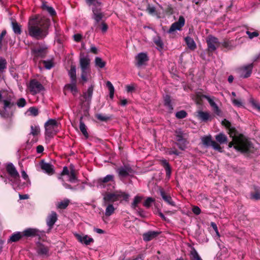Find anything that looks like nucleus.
I'll return each instance as SVG.
<instances>
[{
	"label": "nucleus",
	"mask_w": 260,
	"mask_h": 260,
	"mask_svg": "<svg viewBox=\"0 0 260 260\" xmlns=\"http://www.w3.org/2000/svg\"><path fill=\"white\" fill-rule=\"evenodd\" d=\"M50 25V19L45 17L30 19L28 23V34L37 40L43 39L47 35Z\"/></svg>",
	"instance_id": "f257e3e1"
},
{
	"label": "nucleus",
	"mask_w": 260,
	"mask_h": 260,
	"mask_svg": "<svg viewBox=\"0 0 260 260\" xmlns=\"http://www.w3.org/2000/svg\"><path fill=\"white\" fill-rule=\"evenodd\" d=\"M233 140L229 143V147L234 146V148L241 152H247L251 151L253 148L251 143L243 135H237L235 133L234 136L231 137Z\"/></svg>",
	"instance_id": "f03ea898"
},
{
	"label": "nucleus",
	"mask_w": 260,
	"mask_h": 260,
	"mask_svg": "<svg viewBox=\"0 0 260 260\" xmlns=\"http://www.w3.org/2000/svg\"><path fill=\"white\" fill-rule=\"evenodd\" d=\"M49 52V48L47 45L42 43L36 44L31 48L33 61L36 63L40 62V61L47 57Z\"/></svg>",
	"instance_id": "7ed1b4c3"
},
{
	"label": "nucleus",
	"mask_w": 260,
	"mask_h": 260,
	"mask_svg": "<svg viewBox=\"0 0 260 260\" xmlns=\"http://www.w3.org/2000/svg\"><path fill=\"white\" fill-rule=\"evenodd\" d=\"M13 94L6 89L0 90V103L3 104L5 111L11 109L15 105Z\"/></svg>",
	"instance_id": "20e7f679"
},
{
	"label": "nucleus",
	"mask_w": 260,
	"mask_h": 260,
	"mask_svg": "<svg viewBox=\"0 0 260 260\" xmlns=\"http://www.w3.org/2000/svg\"><path fill=\"white\" fill-rule=\"evenodd\" d=\"M129 194L120 190H116L114 192H108L104 197L105 202H114L118 201H127Z\"/></svg>",
	"instance_id": "39448f33"
},
{
	"label": "nucleus",
	"mask_w": 260,
	"mask_h": 260,
	"mask_svg": "<svg viewBox=\"0 0 260 260\" xmlns=\"http://www.w3.org/2000/svg\"><path fill=\"white\" fill-rule=\"evenodd\" d=\"M45 135L48 137H52L56 135L58 131L59 124L54 119H49L44 125Z\"/></svg>",
	"instance_id": "423d86ee"
},
{
	"label": "nucleus",
	"mask_w": 260,
	"mask_h": 260,
	"mask_svg": "<svg viewBox=\"0 0 260 260\" xmlns=\"http://www.w3.org/2000/svg\"><path fill=\"white\" fill-rule=\"evenodd\" d=\"M6 170L11 179L10 181L14 182L20 178V175L14 165L9 162L6 165Z\"/></svg>",
	"instance_id": "0eeeda50"
},
{
	"label": "nucleus",
	"mask_w": 260,
	"mask_h": 260,
	"mask_svg": "<svg viewBox=\"0 0 260 260\" xmlns=\"http://www.w3.org/2000/svg\"><path fill=\"white\" fill-rule=\"evenodd\" d=\"M66 176H68V180L71 183H77L78 181L77 177L78 171L75 169L73 165H71L68 169L66 167Z\"/></svg>",
	"instance_id": "6e6552de"
},
{
	"label": "nucleus",
	"mask_w": 260,
	"mask_h": 260,
	"mask_svg": "<svg viewBox=\"0 0 260 260\" xmlns=\"http://www.w3.org/2000/svg\"><path fill=\"white\" fill-rule=\"evenodd\" d=\"M29 89L32 94L40 92L44 89L43 86L36 79L30 80L29 85Z\"/></svg>",
	"instance_id": "1a4fd4ad"
},
{
	"label": "nucleus",
	"mask_w": 260,
	"mask_h": 260,
	"mask_svg": "<svg viewBox=\"0 0 260 260\" xmlns=\"http://www.w3.org/2000/svg\"><path fill=\"white\" fill-rule=\"evenodd\" d=\"M176 139L177 141L179 148L183 150L186 148V140L183 138V133L180 129L175 132Z\"/></svg>",
	"instance_id": "9d476101"
},
{
	"label": "nucleus",
	"mask_w": 260,
	"mask_h": 260,
	"mask_svg": "<svg viewBox=\"0 0 260 260\" xmlns=\"http://www.w3.org/2000/svg\"><path fill=\"white\" fill-rule=\"evenodd\" d=\"M79 65L80 69H89L90 68V59L89 56L81 53L79 56Z\"/></svg>",
	"instance_id": "9b49d317"
},
{
	"label": "nucleus",
	"mask_w": 260,
	"mask_h": 260,
	"mask_svg": "<svg viewBox=\"0 0 260 260\" xmlns=\"http://www.w3.org/2000/svg\"><path fill=\"white\" fill-rule=\"evenodd\" d=\"M184 24L185 19L182 16H180L179 17L178 20L171 25L168 32L172 33L175 30H180L184 25Z\"/></svg>",
	"instance_id": "f8f14e48"
},
{
	"label": "nucleus",
	"mask_w": 260,
	"mask_h": 260,
	"mask_svg": "<svg viewBox=\"0 0 260 260\" xmlns=\"http://www.w3.org/2000/svg\"><path fill=\"white\" fill-rule=\"evenodd\" d=\"M207 43L208 49L211 51H215L220 45L218 39L211 36L208 37Z\"/></svg>",
	"instance_id": "ddd939ff"
},
{
	"label": "nucleus",
	"mask_w": 260,
	"mask_h": 260,
	"mask_svg": "<svg viewBox=\"0 0 260 260\" xmlns=\"http://www.w3.org/2000/svg\"><path fill=\"white\" fill-rule=\"evenodd\" d=\"M252 68V63L249 64L247 66L241 68L239 69L240 76L244 78L249 77L251 74Z\"/></svg>",
	"instance_id": "4468645a"
},
{
	"label": "nucleus",
	"mask_w": 260,
	"mask_h": 260,
	"mask_svg": "<svg viewBox=\"0 0 260 260\" xmlns=\"http://www.w3.org/2000/svg\"><path fill=\"white\" fill-rule=\"evenodd\" d=\"M116 172L120 177H125L133 172L131 167L129 165H124L116 169Z\"/></svg>",
	"instance_id": "2eb2a0df"
},
{
	"label": "nucleus",
	"mask_w": 260,
	"mask_h": 260,
	"mask_svg": "<svg viewBox=\"0 0 260 260\" xmlns=\"http://www.w3.org/2000/svg\"><path fill=\"white\" fill-rule=\"evenodd\" d=\"M49 248L48 246L41 243L38 244L37 252L42 258L48 257L49 255Z\"/></svg>",
	"instance_id": "dca6fc26"
},
{
	"label": "nucleus",
	"mask_w": 260,
	"mask_h": 260,
	"mask_svg": "<svg viewBox=\"0 0 260 260\" xmlns=\"http://www.w3.org/2000/svg\"><path fill=\"white\" fill-rule=\"evenodd\" d=\"M136 66L138 67L144 65L149 58L146 53L141 52L136 56Z\"/></svg>",
	"instance_id": "f3484780"
},
{
	"label": "nucleus",
	"mask_w": 260,
	"mask_h": 260,
	"mask_svg": "<svg viewBox=\"0 0 260 260\" xmlns=\"http://www.w3.org/2000/svg\"><path fill=\"white\" fill-rule=\"evenodd\" d=\"M75 236L78 241L85 245H90L94 242L93 239L87 235L76 234Z\"/></svg>",
	"instance_id": "a211bd4d"
},
{
	"label": "nucleus",
	"mask_w": 260,
	"mask_h": 260,
	"mask_svg": "<svg viewBox=\"0 0 260 260\" xmlns=\"http://www.w3.org/2000/svg\"><path fill=\"white\" fill-rule=\"evenodd\" d=\"M22 234L23 237L27 238L40 236L39 230L34 228L26 229L22 232Z\"/></svg>",
	"instance_id": "6ab92c4d"
},
{
	"label": "nucleus",
	"mask_w": 260,
	"mask_h": 260,
	"mask_svg": "<svg viewBox=\"0 0 260 260\" xmlns=\"http://www.w3.org/2000/svg\"><path fill=\"white\" fill-rule=\"evenodd\" d=\"M40 166L41 169L48 174L52 175L54 173V170L53 166L49 163L45 162L44 160H41Z\"/></svg>",
	"instance_id": "aec40b11"
},
{
	"label": "nucleus",
	"mask_w": 260,
	"mask_h": 260,
	"mask_svg": "<svg viewBox=\"0 0 260 260\" xmlns=\"http://www.w3.org/2000/svg\"><path fill=\"white\" fill-rule=\"evenodd\" d=\"M56 220L57 214L55 212L52 211L51 214L48 216L46 219L47 224L49 227V230L52 228Z\"/></svg>",
	"instance_id": "412c9836"
},
{
	"label": "nucleus",
	"mask_w": 260,
	"mask_h": 260,
	"mask_svg": "<svg viewBox=\"0 0 260 260\" xmlns=\"http://www.w3.org/2000/svg\"><path fill=\"white\" fill-rule=\"evenodd\" d=\"M159 192L161 198L165 202L172 206H175V202L169 194H167L162 189H160Z\"/></svg>",
	"instance_id": "4be33fe9"
},
{
	"label": "nucleus",
	"mask_w": 260,
	"mask_h": 260,
	"mask_svg": "<svg viewBox=\"0 0 260 260\" xmlns=\"http://www.w3.org/2000/svg\"><path fill=\"white\" fill-rule=\"evenodd\" d=\"M91 69H81V78L84 83L91 78Z\"/></svg>",
	"instance_id": "5701e85b"
},
{
	"label": "nucleus",
	"mask_w": 260,
	"mask_h": 260,
	"mask_svg": "<svg viewBox=\"0 0 260 260\" xmlns=\"http://www.w3.org/2000/svg\"><path fill=\"white\" fill-rule=\"evenodd\" d=\"M222 124L228 129L229 134L230 137L234 136L235 133H237L235 128L231 126V123L228 120L224 119L222 121Z\"/></svg>",
	"instance_id": "b1692460"
},
{
	"label": "nucleus",
	"mask_w": 260,
	"mask_h": 260,
	"mask_svg": "<svg viewBox=\"0 0 260 260\" xmlns=\"http://www.w3.org/2000/svg\"><path fill=\"white\" fill-rule=\"evenodd\" d=\"M159 234L158 232L155 231H148L143 235V240L145 241H149L156 237Z\"/></svg>",
	"instance_id": "393cba45"
},
{
	"label": "nucleus",
	"mask_w": 260,
	"mask_h": 260,
	"mask_svg": "<svg viewBox=\"0 0 260 260\" xmlns=\"http://www.w3.org/2000/svg\"><path fill=\"white\" fill-rule=\"evenodd\" d=\"M93 18L95 20L96 23L100 22L103 17V14L101 11L100 9L93 8Z\"/></svg>",
	"instance_id": "a878e982"
},
{
	"label": "nucleus",
	"mask_w": 260,
	"mask_h": 260,
	"mask_svg": "<svg viewBox=\"0 0 260 260\" xmlns=\"http://www.w3.org/2000/svg\"><path fill=\"white\" fill-rule=\"evenodd\" d=\"M41 64H43L45 69L47 70L51 69L54 66V63L52 59L48 60H41L38 63V66L41 68Z\"/></svg>",
	"instance_id": "bb28decb"
},
{
	"label": "nucleus",
	"mask_w": 260,
	"mask_h": 260,
	"mask_svg": "<svg viewBox=\"0 0 260 260\" xmlns=\"http://www.w3.org/2000/svg\"><path fill=\"white\" fill-rule=\"evenodd\" d=\"M42 8L43 11H47L52 17L55 16L56 15L54 9L52 7L48 6L46 2L43 3Z\"/></svg>",
	"instance_id": "cd10ccee"
},
{
	"label": "nucleus",
	"mask_w": 260,
	"mask_h": 260,
	"mask_svg": "<svg viewBox=\"0 0 260 260\" xmlns=\"http://www.w3.org/2000/svg\"><path fill=\"white\" fill-rule=\"evenodd\" d=\"M23 237L22 232H15L14 233L9 239L8 242H16L19 241Z\"/></svg>",
	"instance_id": "c85d7f7f"
},
{
	"label": "nucleus",
	"mask_w": 260,
	"mask_h": 260,
	"mask_svg": "<svg viewBox=\"0 0 260 260\" xmlns=\"http://www.w3.org/2000/svg\"><path fill=\"white\" fill-rule=\"evenodd\" d=\"M93 86L90 85L87 91L83 93V98L86 101H90L92 96Z\"/></svg>",
	"instance_id": "c756f323"
},
{
	"label": "nucleus",
	"mask_w": 260,
	"mask_h": 260,
	"mask_svg": "<svg viewBox=\"0 0 260 260\" xmlns=\"http://www.w3.org/2000/svg\"><path fill=\"white\" fill-rule=\"evenodd\" d=\"M185 41L187 45L188 48L191 50H194L197 48V45L193 39L190 37H186L185 38Z\"/></svg>",
	"instance_id": "7c9ffc66"
},
{
	"label": "nucleus",
	"mask_w": 260,
	"mask_h": 260,
	"mask_svg": "<svg viewBox=\"0 0 260 260\" xmlns=\"http://www.w3.org/2000/svg\"><path fill=\"white\" fill-rule=\"evenodd\" d=\"M153 41L154 44L156 45V48L160 50L164 48V43L161 40L160 37L158 36H156L153 38Z\"/></svg>",
	"instance_id": "2f4dec72"
},
{
	"label": "nucleus",
	"mask_w": 260,
	"mask_h": 260,
	"mask_svg": "<svg viewBox=\"0 0 260 260\" xmlns=\"http://www.w3.org/2000/svg\"><path fill=\"white\" fill-rule=\"evenodd\" d=\"M160 162L166 170L167 176L170 178L171 174V168L169 162L166 159L160 160Z\"/></svg>",
	"instance_id": "473e14b6"
},
{
	"label": "nucleus",
	"mask_w": 260,
	"mask_h": 260,
	"mask_svg": "<svg viewBox=\"0 0 260 260\" xmlns=\"http://www.w3.org/2000/svg\"><path fill=\"white\" fill-rule=\"evenodd\" d=\"M197 113V117L198 118L203 121H206L209 120L210 117L209 113L206 112L200 111H198Z\"/></svg>",
	"instance_id": "72a5a7b5"
},
{
	"label": "nucleus",
	"mask_w": 260,
	"mask_h": 260,
	"mask_svg": "<svg viewBox=\"0 0 260 260\" xmlns=\"http://www.w3.org/2000/svg\"><path fill=\"white\" fill-rule=\"evenodd\" d=\"M69 75L71 78L72 83H76V68L75 66H72L69 71Z\"/></svg>",
	"instance_id": "f704fd0d"
},
{
	"label": "nucleus",
	"mask_w": 260,
	"mask_h": 260,
	"mask_svg": "<svg viewBox=\"0 0 260 260\" xmlns=\"http://www.w3.org/2000/svg\"><path fill=\"white\" fill-rule=\"evenodd\" d=\"M94 63L95 67L99 69L104 68L106 64V61H104L100 57H95L94 59Z\"/></svg>",
	"instance_id": "c9c22d12"
},
{
	"label": "nucleus",
	"mask_w": 260,
	"mask_h": 260,
	"mask_svg": "<svg viewBox=\"0 0 260 260\" xmlns=\"http://www.w3.org/2000/svg\"><path fill=\"white\" fill-rule=\"evenodd\" d=\"M216 140L220 144L226 143L228 142L227 137L225 134L220 133L215 136Z\"/></svg>",
	"instance_id": "e433bc0d"
},
{
	"label": "nucleus",
	"mask_w": 260,
	"mask_h": 260,
	"mask_svg": "<svg viewBox=\"0 0 260 260\" xmlns=\"http://www.w3.org/2000/svg\"><path fill=\"white\" fill-rule=\"evenodd\" d=\"M66 88H68L70 90L71 92L74 95H76L78 93V90L77 87L76 83H72L70 84H66Z\"/></svg>",
	"instance_id": "4c0bfd02"
},
{
	"label": "nucleus",
	"mask_w": 260,
	"mask_h": 260,
	"mask_svg": "<svg viewBox=\"0 0 260 260\" xmlns=\"http://www.w3.org/2000/svg\"><path fill=\"white\" fill-rule=\"evenodd\" d=\"M12 25L13 30L15 34L17 35H20L22 32L21 26L18 24V23L16 21L12 22Z\"/></svg>",
	"instance_id": "58836bf2"
},
{
	"label": "nucleus",
	"mask_w": 260,
	"mask_h": 260,
	"mask_svg": "<svg viewBox=\"0 0 260 260\" xmlns=\"http://www.w3.org/2000/svg\"><path fill=\"white\" fill-rule=\"evenodd\" d=\"M201 140L203 145H205L206 147H209L211 146L212 143V142L213 141L211 139V136L203 137L201 138Z\"/></svg>",
	"instance_id": "ea45409f"
},
{
	"label": "nucleus",
	"mask_w": 260,
	"mask_h": 260,
	"mask_svg": "<svg viewBox=\"0 0 260 260\" xmlns=\"http://www.w3.org/2000/svg\"><path fill=\"white\" fill-rule=\"evenodd\" d=\"M164 104L166 106L169 111H172L173 109V106L171 104V100L169 95H166L164 97Z\"/></svg>",
	"instance_id": "a19ab883"
},
{
	"label": "nucleus",
	"mask_w": 260,
	"mask_h": 260,
	"mask_svg": "<svg viewBox=\"0 0 260 260\" xmlns=\"http://www.w3.org/2000/svg\"><path fill=\"white\" fill-rule=\"evenodd\" d=\"M106 86L108 87L109 91V96L111 99H113L114 97L115 89L110 81H108L106 82Z\"/></svg>",
	"instance_id": "79ce46f5"
},
{
	"label": "nucleus",
	"mask_w": 260,
	"mask_h": 260,
	"mask_svg": "<svg viewBox=\"0 0 260 260\" xmlns=\"http://www.w3.org/2000/svg\"><path fill=\"white\" fill-rule=\"evenodd\" d=\"M143 199L142 196H136L134 199L133 202L132 203L131 207L133 209H136L138 207V205L141 202Z\"/></svg>",
	"instance_id": "37998d69"
},
{
	"label": "nucleus",
	"mask_w": 260,
	"mask_h": 260,
	"mask_svg": "<svg viewBox=\"0 0 260 260\" xmlns=\"http://www.w3.org/2000/svg\"><path fill=\"white\" fill-rule=\"evenodd\" d=\"M79 128H80V131L82 132V133L84 136V137L86 138H87L88 137L89 135H88V133L87 131L86 126L85 125V124L84 123V122L82 120H80V121Z\"/></svg>",
	"instance_id": "c03bdc74"
},
{
	"label": "nucleus",
	"mask_w": 260,
	"mask_h": 260,
	"mask_svg": "<svg viewBox=\"0 0 260 260\" xmlns=\"http://www.w3.org/2000/svg\"><path fill=\"white\" fill-rule=\"evenodd\" d=\"M115 208L112 204H108L106 208L105 215L106 216H111L114 212Z\"/></svg>",
	"instance_id": "a18cd8bd"
},
{
	"label": "nucleus",
	"mask_w": 260,
	"mask_h": 260,
	"mask_svg": "<svg viewBox=\"0 0 260 260\" xmlns=\"http://www.w3.org/2000/svg\"><path fill=\"white\" fill-rule=\"evenodd\" d=\"M222 46L228 50H231L235 47L232 42V41H224L221 44Z\"/></svg>",
	"instance_id": "49530a36"
},
{
	"label": "nucleus",
	"mask_w": 260,
	"mask_h": 260,
	"mask_svg": "<svg viewBox=\"0 0 260 260\" xmlns=\"http://www.w3.org/2000/svg\"><path fill=\"white\" fill-rule=\"evenodd\" d=\"M253 29L252 28L247 29V30L246 31V34L248 35V38L250 39H252L253 38L257 37L259 36V34L257 31H251Z\"/></svg>",
	"instance_id": "de8ad7c7"
},
{
	"label": "nucleus",
	"mask_w": 260,
	"mask_h": 260,
	"mask_svg": "<svg viewBox=\"0 0 260 260\" xmlns=\"http://www.w3.org/2000/svg\"><path fill=\"white\" fill-rule=\"evenodd\" d=\"M14 102L15 105L14 106L17 105L19 108H23L26 105V100L23 98L19 99L16 103L15 101Z\"/></svg>",
	"instance_id": "09e8293b"
},
{
	"label": "nucleus",
	"mask_w": 260,
	"mask_h": 260,
	"mask_svg": "<svg viewBox=\"0 0 260 260\" xmlns=\"http://www.w3.org/2000/svg\"><path fill=\"white\" fill-rule=\"evenodd\" d=\"M113 179L114 176L113 175H107L104 178L100 179L99 181L103 183H107L109 181H113Z\"/></svg>",
	"instance_id": "8fccbe9b"
},
{
	"label": "nucleus",
	"mask_w": 260,
	"mask_h": 260,
	"mask_svg": "<svg viewBox=\"0 0 260 260\" xmlns=\"http://www.w3.org/2000/svg\"><path fill=\"white\" fill-rule=\"evenodd\" d=\"M31 132L30 134L34 136H37L40 133V128L38 126H32L31 127Z\"/></svg>",
	"instance_id": "3c124183"
},
{
	"label": "nucleus",
	"mask_w": 260,
	"mask_h": 260,
	"mask_svg": "<svg viewBox=\"0 0 260 260\" xmlns=\"http://www.w3.org/2000/svg\"><path fill=\"white\" fill-rule=\"evenodd\" d=\"M28 112H29L30 115L34 116H36L39 114L38 109L35 107H30L28 110Z\"/></svg>",
	"instance_id": "603ef678"
},
{
	"label": "nucleus",
	"mask_w": 260,
	"mask_h": 260,
	"mask_svg": "<svg viewBox=\"0 0 260 260\" xmlns=\"http://www.w3.org/2000/svg\"><path fill=\"white\" fill-rule=\"evenodd\" d=\"M190 253L192 256V260H202L194 249H192Z\"/></svg>",
	"instance_id": "864d4df0"
},
{
	"label": "nucleus",
	"mask_w": 260,
	"mask_h": 260,
	"mask_svg": "<svg viewBox=\"0 0 260 260\" xmlns=\"http://www.w3.org/2000/svg\"><path fill=\"white\" fill-rule=\"evenodd\" d=\"M154 202V200L152 198L148 197L146 199L145 202L143 203L144 206L148 208L150 207L151 204Z\"/></svg>",
	"instance_id": "5fc2aeb1"
},
{
	"label": "nucleus",
	"mask_w": 260,
	"mask_h": 260,
	"mask_svg": "<svg viewBox=\"0 0 260 260\" xmlns=\"http://www.w3.org/2000/svg\"><path fill=\"white\" fill-rule=\"evenodd\" d=\"M86 2L89 6L92 5L94 7H98L101 5L99 0H86Z\"/></svg>",
	"instance_id": "6e6d98bb"
},
{
	"label": "nucleus",
	"mask_w": 260,
	"mask_h": 260,
	"mask_svg": "<svg viewBox=\"0 0 260 260\" xmlns=\"http://www.w3.org/2000/svg\"><path fill=\"white\" fill-rule=\"evenodd\" d=\"M187 116L186 112L184 110H181L177 112L176 113V117L179 119L185 118Z\"/></svg>",
	"instance_id": "4d7b16f0"
},
{
	"label": "nucleus",
	"mask_w": 260,
	"mask_h": 260,
	"mask_svg": "<svg viewBox=\"0 0 260 260\" xmlns=\"http://www.w3.org/2000/svg\"><path fill=\"white\" fill-rule=\"evenodd\" d=\"M211 146H212L214 149L217 150L219 152H222V148L220 146L214 141L212 142Z\"/></svg>",
	"instance_id": "13d9d810"
},
{
	"label": "nucleus",
	"mask_w": 260,
	"mask_h": 260,
	"mask_svg": "<svg viewBox=\"0 0 260 260\" xmlns=\"http://www.w3.org/2000/svg\"><path fill=\"white\" fill-rule=\"evenodd\" d=\"M204 97L208 101L210 105L212 108H214L215 106L217 105L214 102V101L210 96L208 95H205Z\"/></svg>",
	"instance_id": "bf43d9fd"
},
{
	"label": "nucleus",
	"mask_w": 260,
	"mask_h": 260,
	"mask_svg": "<svg viewBox=\"0 0 260 260\" xmlns=\"http://www.w3.org/2000/svg\"><path fill=\"white\" fill-rule=\"evenodd\" d=\"M231 100L235 106L238 107L242 106V103L240 100L234 98H232Z\"/></svg>",
	"instance_id": "052dcab7"
},
{
	"label": "nucleus",
	"mask_w": 260,
	"mask_h": 260,
	"mask_svg": "<svg viewBox=\"0 0 260 260\" xmlns=\"http://www.w3.org/2000/svg\"><path fill=\"white\" fill-rule=\"evenodd\" d=\"M6 60L4 59H0V71H2L4 69L6 68Z\"/></svg>",
	"instance_id": "680f3d73"
},
{
	"label": "nucleus",
	"mask_w": 260,
	"mask_h": 260,
	"mask_svg": "<svg viewBox=\"0 0 260 260\" xmlns=\"http://www.w3.org/2000/svg\"><path fill=\"white\" fill-rule=\"evenodd\" d=\"M251 198L255 200H260V192H255L251 194Z\"/></svg>",
	"instance_id": "e2e57ef3"
},
{
	"label": "nucleus",
	"mask_w": 260,
	"mask_h": 260,
	"mask_svg": "<svg viewBox=\"0 0 260 260\" xmlns=\"http://www.w3.org/2000/svg\"><path fill=\"white\" fill-rule=\"evenodd\" d=\"M96 117L101 121H106L108 119L109 117L107 116L104 115L102 114H98L96 115Z\"/></svg>",
	"instance_id": "0e129e2a"
},
{
	"label": "nucleus",
	"mask_w": 260,
	"mask_h": 260,
	"mask_svg": "<svg viewBox=\"0 0 260 260\" xmlns=\"http://www.w3.org/2000/svg\"><path fill=\"white\" fill-rule=\"evenodd\" d=\"M82 37V36L80 34H76L73 36L74 40L76 42H80Z\"/></svg>",
	"instance_id": "69168bd1"
},
{
	"label": "nucleus",
	"mask_w": 260,
	"mask_h": 260,
	"mask_svg": "<svg viewBox=\"0 0 260 260\" xmlns=\"http://www.w3.org/2000/svg\"><path fill=\"white\" fill-rule=\"evenodd\" d=\"M7 31L6 30H3L0 34V49L2 48V41L6 36Z\"/></svg>",
	"instance_id": "338daca9"
},
{
	"label": "nucleus",
	"mask_w": 260,
	"mask_h": 260,
	"mask_svg": "<svg viewBox=\"0 0 260 260\" xmlns=\"http://www.w3.org/2000/svg\"><path fill=\"white\" fill-rule=\"evenodd\" d=\"M211 226L212 227V228L213 229V230L215 232L216 236L218 237H220V235H219V233L218 232V228H217V226L216 224L214 222H212L211 223Z\"/></svg>",
	"instance_id": "774afa93"
}]
</instances>
